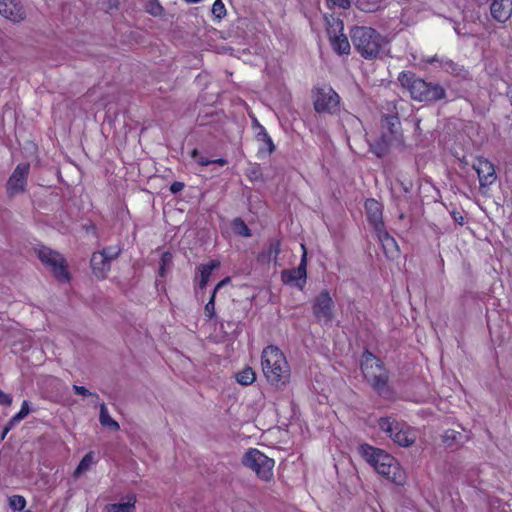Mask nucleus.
<instances>
[{"label":"nucleus","mask_w":512,"mask_h":512,"mask_svg":"<svg viewBox=\"0 0 512 512\" xmlns=\"http://www.w3.org/2000/svg\"><path fill=\"white\" fill-rule=\"evenodd\" d=\"M162 11H163V8L159 4H157L155 8H152L149 10V12L154 16L160 15L162 13Z\"/></svg>","instance_id":"obj_48"},{"label":"nucleus","mask_w":512,"mask_h":512,"mask_svg":"<svg viewBox=\"0 0 512 512\" xmlns=\"http://www.w3.org/2000/svg\"><path fill=\"white\" fill-rule=\"evenodd\" d=\"M356 51L365 59H375L382 49L381 35L371 27L355 26L350 32Z\"/></svg>","instance_id":"obj_5"},{"label":"nucleus","mask_w":512,"mask_h":512,"mask_svg":"<svg viewBox=\"0 0 512 512\" xmlns=\"http://www.w3.org/2000/svg\"><path fill=\"white\" fill-rule=\"evenodd\" d=\"M257 139H258V141L262 142V145L258 150L259 156L264 155V154L270 155L271 153L274 152L275 145L272 141V138L269 136V134L266 132V130H261L257 134Z\"/></svg>","instance_id":"obj_25"},{"label":"nucleus","mask_w":512,"mask_h":512,"mask_svg":"<svg viewBox=\"0 0 512 512\" xmlns=\"http://www.w3.org/2000/svg\"><path fill=\"white\" fill-rule=\"evenodd\" d=\"M280 247H281V242L280 240L278 239H272L269 241V245H268V252H267V256H268V260L271 261H276L277 260V257L280 253Z\"/></svg>","instance_id":"obj_35"},{"label":"nucleus","mask_w":512,"mask_h":512,"mask_svg":"<svg viewBox=\"0 0 512 512\" xmlns=\"http://www.w3.org/2000/svg\"><path fill=\"white\" fill-rule=\"evenodd\" d=\"M361 455L369 462L380 475L385 476L393 483L402 484V475L397 460L384 450L368 444L360 446Z\"/></svg>","instance_id":"obj_3"},{"label":"nucleus","mask_w":512,"mask_h":512,"mask_svg":"<svg viewBox=\"0 0 512 512\" xmlns=\"http://www.w3.org/2000/svg\"><path fill=\"white\" fill-rule=\"evenodd\" d=\"M136 495L128 494L125 496V502L111 503L106 505V512H136Z\"/></svg>","instance_id":"obj_20"},{"label":"nucleus","mask_w":512,"mask_h":512,"mask_svg":"<svg viewBox=\"0 0 512 512\" xmlns=\"http://www.w3.org/2000/svg\"><path fill=\"white\" fill-rule=\"evenodd\" d=\"M30 412L29 403L24 400L21 405L20 411L10 419V426H15L21 420H23Z\"/></svg>","instance_id":"obj_34"},{"label":"nucleus","mask_w":512,"mask_h":512,"mask_svg":"<svg viewBox=\"0 0 512 512\" xmlns=\"http://www.w3.org/2000/svg\"><path fill=\"white\" fill-rule=\"evenodd\" d=\"M378 426L399 446L409 447L416 441V431L406 423L397 421L393 417L380 418Z\"/></svg>","instance_id":"obj_7"},{"label":"nucleus","mask_w":512,"mask_h":512,"mask_svg":"<svg viewBox=\"0 0 512 512\" xmlns=\"http://www.w3.org/2000/svg\"><path fill=\"white\" fill-rule=\"evenodd\" d=\"M102 8L105 12L118 9L119 0H101Z\"/></svg>","instance_id":"obj_42"},{"label":"nucleus","mask_w":512,"mask_h":512,"mask_svg":"<svg viewBox=\"0 0 512 512\" xmlns=\"http://www.w3.org/2000/svg\"><path fill=\"white\" fill-rule=\"evenodd\" d=\"M257 128L262 129L264 128L262 125H260L258 122H256Z\"/></svg>","instance_id":"obj_53"},{"label":"nucleus","mask_w":512,"mask_h":512,"mask_svg":"<svg viewBox=\"0 0 512 512\" xmlns=\"http://www.w3.org/2000/svg\"><path fill=\"white\" fill-rule=\"evenodd\" d=\"M12 400L13 399L10 394H7L0 389V404L1 405L10 406L12 403Z\"/></svg>","instance_id":"obj_43"},{"label":"nucleus","mask_w":512,"mask_h":512,"mask_svg":"<svg viewBox=\"0 0 512 512\" xmlns=\"http://www.w3.org/2000/svg\"><path fill=\"white\" fill-rule=\"evenodd\" d=\"M454 30H455V32H456L457 34H460V31L458 30V28H457V27H454Z\"/></svg>","instance_id":"obj_54"},{"label":"nucleus","mask_w":512,"mask_h":512,"mask_svg":"<svg viewBox=\"0 0 512 512\" xmlns=\"http://www.w3.org/2000/svg\"><path fill=\"white\" fill-rule=\"evenodd\" d=\"M375 232L382 245L385 256L391 260L397 259L400 255V250L396 240L385 230V227Z\"/></svg>","instance_id":"obj_16"},{"label":"nucleus","mask_w":512,"mask_h":512,"mask_svg":"<svg viewBox=\"0 0 512 512\" xmlns=\"http://www.w3.org/2000/svg\"><path fill=\"white\" fill-rule=\"evenodd\" d=\"M38 258L45 266L51 269L53 275L58 281H69L70 277L66 269L65 259L60 253L47 247H41L38 250Z\"/></svg>","instance_id":"obj_9"},{"label":"nucleus","mask_w":512,"mask_h":512,"mask_svg":"<svg viewBox=\"0 0 512 512\" xmlns=\"http://www.w3.org/2000/svg\"><path fill=\"white\" fill-rule=\"evenodd\" d=\"M94 462V452H88L79 462L74 471V476L79 477L82 473L87 471Z\"/></svg>","instance_id":"obj_31"},{"label":"nucleus","mask_w":512,"mask_h":512,"mask_svg":"<svg viewBox=\"0 0 512 512\" xmlns=\"http://www.w3.org/2000/svg\"><path fill=\"white\" fill-rule=\"evenodd\" d=\"M325 19L327 23L326 31L329 39L340 34H343L344 24L341 19L335 18L333 16H331L330 18L325 17Z\"/></svg>","instance_id":"obj_29"},{"label":"nucleus","mask_w":512,"mask_h":512,"mask_svg":"<svg viewBox=\"0 0 512 512\" xmlns=\"http://www.w3.org/2000/svg\"><path fill=\"white\" fill-rule=\"evenodd\" d=\"M14 426H10V420L8 421L7 425L4 427L3 429V432H2V435H1V440H3L5 438V436L7 435V433L13 428Z\"/></svg>","instance_id":"obj_50"},{"label":"nucleus","mask_w":512,"mask_h":512,"mask_svg":"<svg viewBox=\"0 0 512 512\" xmlns=\"http://www.w3.org/2000/svg\"><path fill=\"white\" fill-rule=\"evenodd\" d=\"M311 100L316 113L335 116L340 112L341 98L328 84L314 86L311 90Z\"/></svg>","instance_id":"obj_6"},{"label":"nucleus","mask_w":512,"mask_h":512,"mask_svg":"<svg viewBox=\"0 0 512 512\" xmlns=\"http://www.w3.org/2000/svg\"><path fill=\"white\" fill-rule=\"evenodd\" d=\"M241 463L255 472L259 480L269 482L273 479L275 461L260 450L256 448L248 449L243 455Z\"/></svg>","instance_id":"obj_8"},{"label":"nucleus","mask_w":512,"mask_h":512,"mask_svg":"<svg viewBox=\"0 0 512 512\" xmlns=\"http://www.w3.org/2000/svg\"><path fill=\"white\" fill-rule=\"evenodd\" d=\"M191 158L201 166H208L210 164H218L224 166L228 163L225 158L210 159L201 155L197 148H194L190 153Z\"/></svg>","instance_id":"obj_28"},{"label":"nucleus","mask_w":512,"mask_h":512,"mask_svg":"<svg viewBox=\"0 0 512 512\" xmlns=\"http://www.w3.org/2000/svg\"><path fill=\"white\" fill-rule=\"evenodd\" d=\"M365 210L368 222L373 226L374 230L384 228L382 220V206L375 199H367L365 202Z\"/></svg>","instance_id":"obj_17"},{"label":"nucleus","mask_w":512,"mask_h":512,"mask_svg":"<svg viewBox=\"0 0 512 512\" xmlns=\"http://www.w3.org/2000/svg\"><path fill=\"white\" fill-rule=\"evenodd\" d=\"M360 367L365 380L378 395L383 396L390 392L389 371L383 362L368 349L362 354Z\"/></svg>","instance_id":"obj_4"},{"label":"nucleus","mask_w":512,"mask_h":512,"mask_svg":"<svg viewBox=\"0 0 512 512\" xmlns=\"http://www.w3.org/2000/svg\"><path fill=\"white\" fill-rule=\"evenodd\" d=\"M212 13L217 18H222L226 14V9L221 0H216L212 6Z\"/></svg>","instance_id":"obj_41"},{"label":"nucleus","mask_w":512,"mask_h":512,"mask_svg":"<svg viewBox=\"0 0 512 512\" xmlns=\"http://www.w3.org/2000/svg\"><path fill=\"white\" fill-rule=\"evenodd\" d=\"M223 119V115L214 111V110H211V111H207L205 112L204 114H199L198 118H197V122H198V126L200 128H205V127H208V126H214L215 124H220V125H224V123L221 122V120Z\"/></svg>","instance_id":"obj_21"},{"label":"nucleus","mask_w":512,"mask_h":512,"mask_svg":"<svg viewBox=\"0 0 512 512\" xmlns=\"http://www.w3.org/2000/svg\"><path fill=\"white\" fill-rule=\"evenodd\" d=\"M401 86L409 91L412 99L419 102H437L446 98L445 88L432 81H426L412 71H403L398 76Z\"/></svg>","instance_id":"obj_1"},{"label":"nucleus","mask_w":512,"mask_h":512,"mask_svg":"<svg viewBox=\"0 0 512 512\" xmlns=\"http://www.w3.org/2000/svg\"><path fill=\"white\" fill-rule=\"evenodd\" d=\"M233 229L237 235L242 237L251 236V230L241 218H235L233 220Z\"/></svg>","instance_id":"obj_33"},{"label":"nucleus","mask_w":512,"mask_h":512,"mask_svg":"<svg viewBox=\"0 0 512 512\" xmlns=\"http://www.w3.org/2000/svg\"><path fill=\"white\" fill-rule=\"evenodd\" d=\"M472 167L478 175L480 187H486L495 182L497 178L495 168L488 159L478 157L473 162Z\"/></svg>","instance_id":"obj_14"},{"label":"nucleus","mask_w":512,"mask_h":512,"mask_svg":"<svg viewBox=\"0 0 512 512\" xmlns=\"http://www.w3.org/2000/svg\"><path fill=\"white\" fill-rule=\"evenodd\" d=\"M336 115L338 116V124L342 128H346V126L358 127L361 125V120L347 110L340 109V112H337Z\"/></svg>","instance_id":"obj_26"},{"label":"nucleus","mask_w":512,"mask_h":512,"mask_svg":"<svg viewBox=\"0 0 512 512\" xmlns=\"http://www.w3.org/2000/svg\"><path fill=\"white\" fill-rule=\"evenodd\" d=\"M230 281V278L229 277H226L224 278L223 280H221L216 286L215 288L213 289V291H215V294L217 293V291L223 287L225 284H227L228 282Z\"/></svg>","instance_id":"obj_47"},{"label":"nucleus","mask_w":512,"mask_h":512,"mask_svg":"<svg viewBox=\"0 0 512 512\" xmlns=\"http://www.w3.org/2000/svg\"><path fill=\"white\" fill-rule=\"evenodd\" d=\"M99 421L102 426L108 427L113 431H118L120 429L119 423L110 416L105 403L100 404Z\"/></svg>","instance_id":"obj_27"},{"label":"nucleus","mask_w":512,"mask_h":512,"mask_svg":"<svg viewBox=\"0 0 512 512\" xmlns=\"http://www.w3.org/2000/svg\"><path fill=\"white\" fill-rule=\"evenodd\" d=\"M108 261L112 262L117 259L122 253V248L119 245L104 247L101 251H98Z\"/></svg>","instance_id":"obj_32"},{"label":"nucleus","mask_w":512,"mask_h":512,"mask_svg":"<svg viewBox=\"0 0 512 512\" xmlns=\"http://www.w3.org/2000/svg\"><path fill=\"white\" fill-rule=\"evenodd\" d=\"M262 370L268 382L276 387L285 386L290 379V367L277 346H267L262 352Z\"/></svg>","instance_id":"obj_2"},{"label":"nucleus","mask_w":512,"mask_h":512,"mask_svg":"<svg viewBox=\"0 0 512 512\" xmlns=\"http://www.w3.org/2000/svg\"><path fill=\"white\" fill-rule=\"evenodd\" d=\"M329 41L333 51L338 55H348L350 53V43L344 33L329 39Z\"/></svg>","instance_id":"obj_22"},{"label":"nucleus","mask_w":512,"mask_h":512,"mask_svg":"<svg viewBox=\"0 0 512 512\" xmlns=\"http://www.w3.org/2000/svg\"><path fill=\"white\" fill-rule=\"evenodd\" d=\"M215 298H216L215 291H212L210 299L206 303L205 308H204L205 316L210 320L215 317Z\"/></svg>","instance_id":"obj_39"},{"label":"nucleus","mask_w":512,"mask_h":512,"mask_svg":"<svg viewBox=\"0 0 512 512\" xmlns=\"http://www.w3.org/2000/svg\"><path fill=\"white\" fill-rule=\"evenodd\" d=\"M490 11L496 21L504 23L512 14V0H492Z\"/></svg>","instance_id":"obj_18"},{"label":"nucleus","mask_w":512,"mask_h":512,"mask_svg":"<svg viewBox=\"0 0 512 512\" xmlns=\"http://www.w3.org/2000/svg\"><path fill=\"white\" fill-rule=\"evenodd\" d=\"M461 438L462 434L460 432L449 429L443 435V442L446 446L451 447L454 443L459 442Z\"/></svg>","instance_id":"obj_37"},{"label":"nucleus","mask_w":512,"mask_h":512,"mask_svg":"<svg viewBox=\"0 0 512 512\" xmlns=\"http://www.w3.org/2000/svg\"><path fill=\"white\" fill-rule=\"evenodd\" d=\"M302 249L303 253L298 267L283 270L281 273V279L284 284L294 285L299 289H303L307 279V252L304 245H302Z\"/></svg>","instance_id":"obj_12"},{"label":"nucleus","mask_w":512,"mask_h":512,"mask_svg":"<svg viewBox=\"0 0 512 512\" xmlns=\"http://www.w3.org/2000/svg\"><path fill=\"white\" fill-rule=\"evenodd\" d=\"M394 132V130L366 131L365 137L369 145L370 151L379 158L386 155L389 150V147L392 145Z\"/></svg>","instance_id":"obj_10"},{"label":"nucleus","mask_w":512,"mask_h":512,"mask_svg":"<svg viewBox=\"0 0 512 512\" xmlns=\"http://www.w3.org/2000/svg\"><path fill=\"white\" fill-rule=\"evenodd\" d=\"M387 122L389 126H395L399 123V118L397 116H390L387 118Z\"/></svg>","instance_id":"obj_49"},{"label":"nucleus","mask_w":512,"mask_h":512,"mask_svg":"<svg viewBox=\"0 0 512 512\" xmlns=\"http://www.w3.org/2000/svg\"><path fill=\"white\" fill-rule=\"evenodd\" d=\"M334 301L328 290H323L313 301V314L319 322L329 324L334 318Z\"/></svg>","instance_id":"obj_11"},{"label":"nucleus","mask_w":512,"mask_h":512,"mask_svg":"<svg viewBox=\"0 0 512 512\" xmlns=\"http://www.w3.org/2000/svg\"><path fill=\"white\" fill-rule=\"evenodd\" d=\"M9 506L14 511H22L26 506V499L21 495H13L9 498Z\"/></svg>","instance_id":"obj_38"},{"label":"nucleus","mask_w":512,"mask_h":512,"mask_svg":"<svg viewBox=\"0 0 512 512\" xmlns=\"http://www.w3.org/2000/svg\"><path fill=\"white\" fill-rule=\"evenodd\" d=\"M172 264V254L168 251L164 252L161 255L160 262H159V276L165 277L166 275V268L170 267Z\"/></svg>","instance_id":"obj_36"},{"label":"nucleus","mask_w":512,"mask_h":512,"mask_svg":"<svg viewBox=\"0 0 512 512\" xmlns=\"http://www.w3.org/2000/svg\"><path fill=\"white\" fill-rule=\"evenodd\" d=\"M185 185L183 182H180V181H174L171 185H170V192L172 194H177L179 192H181L183 189H184Z\"/></svg>","instance_id":"obj_44"},{"label":"nucleus","mask_w":512,"mask_h":512,"mask_svg":"<svg viewBox=\"0 0 512 512\" xmlns=\"http://www.w3.org/2000/svg\"><path fill=\"white\" fill-rule=\"evenodd\" d=\"M450 214L455 223H457L459 225L464 224V217L461 212H459L457 210H453V211H451Z\"/></svg>","instance_id":"obj_45"},{"label":"nucleus","mask_w":512,"mask_h":512,"mask_svg":"<svg viewBox=\"0 0 512 512\" xmlns=\"http://www.w3.org/2000/svg\"><path fill=\"white\" fill-rule=\"evenodd\" d=\"M219 266H220V262L218 260H211L207 264H203L199 267V271H200L199 287L201 289L206 287L213 270L218 268Z\"/></svg>","instance_id":"obj_24"},{"label":"nucleus","mask_w":512,"mask_h":512,"mask_svg":"<svg viewBox=\"0 0 512 512\" xmlns=\"http://www.w3.org/2000/svg\"><path fill=\"white\" fill-rule=\"evenodd\" d=\"M426 62L429 63V64H433L435 62H440L441 63V61L439 60V58L436 55L433 56V57L428 58L426 60Z\"/></svg>","instance_id":"obj_51"},{"label":"nucleus","mask_w":512,"mask_h":512,"mask_svg":"<svg viewBox=\"0 0 512 512\" xmlns=\"http://www.w3.org/2000/svg\"><path fill=\"white\" fill-rule=\"evenodd\" d=\"M90 265L93 274L99 279H105L111 269V262L108 261L99 252H94L92 254Z\"/></svg>","instance_id":"obj_19"},{"label":"nucleus","mask_w":512,"mask_h":512,"mask_svg":"<svg viewBox=\"0 0 512 512\" xmlns=\"http://www.w3.org/2000/svg\"><path fill=\"white\" fill-rule=\"evenodd\" d=\"M0 15L13 22H20L25 18V10L18 0H0Z\"/></svg>","instance_id":"obj_15"},{"label":"nucleus","mask_w":512,"mask_h":512,"mask_svg":"<svg viewBox=\"0 0 512 512\" xmlns=\"http://www.w3.org/2000/svg\"><path fill=\"white\" fill-rule=\"evenodd\" d=\"M187 3H198L200 0H184Z\"/></svg>","instance_id":"obj_52"},{"label":"nucleus","mask_w":512,"mask_h":512,"mask_svg":"<svg viewBox=\"0 0 512 512\" xmlns=\"http://www.w3.org/2000/svg\"><path fill=\"white\" fill-rule=\"evenodd\" d=\"M441 65L444 67V69L448 73H450L456 77H459L464 80L468 79V77H469V71L467 69H465L464 66L459 65L458 63H455L452 60H449V59L441 60Z\"/></svg>","instance_id":"obj_23"},{"label":"nucleus","mask_w":512,"mask_h":512,"mask_svg":"<svg viewBox=\"0 0 512 512\" xmlns=\"http://www.w3.org/2000/svg\"><path fill=\"white\" fill-rule=\"evenodd\" d=\"M30 171L29 163H20L16 166L7 181V190L11 195L22 193L27 185V177Z\"/></svg>","instance_id":"obj_13"},{"label":"nucleus","mask_w":512,"mask_h":512,"mask_svg":"<svg viewBox=\"0 0 512 512\" xmlns=\"http://www.w3.org/2000/svg\"><path fill=\"white\" fill-rule=\"evenodd\" d=\"M73 391L75 394L77 395H81L83 397H92L95 399V402L97 403L99 401V396L98 394L96 393H93L91 391H89L87 388H85L84 386H79V385H73Z\"/></svg>","instance_id":"obj_40"},{"label":"nucleus","mask_w":512,"mask_h":512,"mask_svg":"<svg viewBox=\"0 0 512 512\" xmlns=\"http://www.w3.org/2000/svg\"><path fill=\"white\" fill-rule=\"evenodd\" d=\"M255 379L256 375L251 367H245L236 374V381L244 386L252 384Z\"/></svg>","instance_id":"obj_30"},{"label":"nucleus","mask_w":512,"mask_h":512,"mask_svg":"<svg viewBox=\"0 0 512 512\" xmlns=\"http://www.w3.org/2000/svg\"><path fill=\"white\" fill-rule=\"evenodd\" d=\"M334 5L341 8H348L350 6V0H331Z\"/></svg>","instance_id":"obj_46"}]
</instances>
